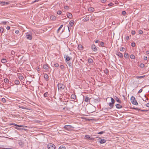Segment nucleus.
Segmentation results:
<instances>
[{"label": "nucleus", "mask_w": 149, "mask_h": 149, "mask_svg": "<svg viewBox=\"0 0 149 149\" xmlns=\"http://www.w3.org/2000/svg\"><path fill=\"white\" fill-rule=\"evenodd\" d=\"M131 100L132 103L133 104L136 105H138V103L137 102L136 100H135V97L133 96H132L131 97Z\"/></svg>", "instance_id": "nucleus-1"}, {"label": "nucleus", "mask_w": 149, "mask_h": 149, "mask_svg": "<svg viewBox=\"0 0 149 149\" xmlns=\"http://www.w3.org/2000/svg\"><path fill=\"white\" fill-rule=\"evenodd\" d=\"M48 149H55L56 146L54 144L50 143L47 145Z\"/></svg>", "instance_id": "nucleus-2"}, {"label": "nucleus", "mask_w": 149, "mask_h": 149, "mask_svg": "<svg viewBox=\"0 0 149 149\" xmlns=\"http://www.w3.org/2000/svg\"><path fill=\"white\" fill-rule=\"evenodd\" d=\"M64 85L62 84H58V90H60L61 91L64 88Z\"/></svg>", "instance_id": "nucleus-3"}, {"label": "nucleus", "mask_w": 149, "mask_h": 149, "mask_svg": "<svg viewBox=\"0 0 149 149\" xmlns=\"http://www.w3.org/2000/svg\"><path fill=\"white\" fill-rule=\"evenodd\" d=\"M109 105L110 107L105 108L104 110L105 111H108L109 109H111L113 108L114 107V104L111 102H110L109 104Z\"/></svg>", "instance_id": "nucleus-4"}, {"label": "nucleus", "mask_w": 149, "mask_h": 149, "mask_svg": "<svg viewBox=\"0 0 149 149\" xmlns=\"http://www.w3.org/2000/svg\"><path fill=\"white\" fill-rule=\"evenodd\" d=\"M64 128L70 131L72 130L73 127L72 126L69 125L64 126Z\"/></svg>", "instance_id": "nucleus-5"}, {"label": "nucleus", "mask_w": 149, "mask_h": 149, "mask_svg": "<svg viewBox=\"0 0 149 149\" xmlns=\"http://www.w3.org/2000/svg\"><path fill=\"white\" fill-rule=\"evenodd\" d=\"M84 138L89 140L93 141L95 140V138L92 137H91L89 135H85L84 136Z\"/></svg>", "instance_id": "nucleus-6"}, {"label": "nucleus", "mask_w": 149, "mask_h": 149, "mask_svg": "<svg viewBox=\"0 0 149 149\" xmlns=\"http://www.w3.org/2000/svg\"><path fill=\"white\" fill-rule=\"evenodd\" d=\"M10 3V2H5L3 1H0V4L1 5V6H4L6 5H8Z\"/></svg>", "instance_id": "nucleus-7"}, {"label": "nucleus", "mask_w": 149, "mask_h": 149, "mask_svg": "<svg viewBox=\"0 0 149 149\" xmlns=\"http://www.w3.org/2000/svg\"><path fill=\"white\" fill-rule=\"evenodd\" d=\"M26 37L27 39L31 40L32 39V35L28 34V33H27Z\"/></svg>", "instance_id": "nucleus-8"}, {"label": "nucleus", "mask_w": 149, "mask_h": 149, "mask_svg": "<svg viewBox=\"0 0 149 149\" xmlns=\"http://www.w3.org/2000/svg\"><path fill=\"white\" fill-rule=\"evenodd\" d=\"M116 54L120 58H123V54L120 52H117L116 53Z\"/></svg>", "instance_id": "nucleus-9"}, {"label": "nucleus", "mask_w": 149, "mask_h": 149, "mask_svg": "<svg viewBox=\"0 0 149 149\" xmlns=\"http://www.w3.org/2000/svg\"><path fill=\"white\" fill-rule=\"evenodd\" d=\"M92 49L95 52H96L97 49L96 48L95 45H92Z\"/></svg>", "instance_id": "nucleus-10"}, {"label": "nucleus", "mask_w": 149, "mask_h": 149, "mask_svg": "<svg viewBox=\"0 0 149 149\" xmlns=\"http://www.w3.org/2000/svg\"><path fill=\"white\" fill-rule=\"evenodd\" d=\"M85 99L84 100V101L88 102H90V100L91 99V98L88 97L87 96V95H85Z\"/></svg>", "instance_id": "nucleus-11"}, {"label": "nucleus", "mask_w": 149, "mask_h": 149, "mask_svg": "<svg viewBox=\"0 0 149 149\" xmlns=\"http://www.w3.org/2000/svg\"><path fill=\"white\" fill-rule=\"evenodd\" d=\"M64 58H65L66 61H69L71 58L68 55L65 56Z\"/></svg>", "instance_id": "nucleus-12"}, {"label": "nucleus", "mask_w": 149, "mask_h": 149, "mask_svg": "<svg viewBox=\"0 0 149 149\" xmlns=\"http://www.w3.org/2000/svg\"><path fill=\"white\" fill-rule=\"evenodd\" d=\"M44 77L46 81H47L49 80V76L47 74H44Z\"/></svg>", "instance_id": "nucleus-13"}, {"label": "nucleus", "mask_w": 149, "mask_h": 149, "mask_svg": "<svg viewBox=\"0 0 149 149\" xmlns=\"http://www.w3.org/2000/svg\"><path fill=\"white\" fill-rule=\"evenodd\" d=\"M43 69L46 70H47L49 68V66L47 64H44L43 66Z\"/></svg>", "instance_id": "nucleus-14"}, {"label": "nucleus", "mask_w": 149, "mask_h": 149, "mask_svg": "<svg viewBox=\"0 0 149 149\" xmlns=\"http://www.w3.org/2000/svg\"><path fill=\"white\" fill-rule=\"evenodd\" d=\"M114 99L116 100L117 102L119 103H121V101L119 100V99L116 96H115Z\"/></svg>", "instance_id": "nucleus-15"}, {"label": "nucleus", "mask_w": 149, "mask_h": 149, "mask_svg": "<svg viewBox=\"0 0 149 149\" xmlns=\"http://www.w3.org/2000/svg\"><path fill=\"white\" fill-rule=\"evenodd\" d=\"M15 128L17 130H27V129L23 128H21L19 127H15Z\"/></svg>", "instance_id": "nucleus-16"}, {"label": "nucleus", "mask_w": 149, "mask_h": 149, "mask_svg": "<svg viewBox=\"0 0 149 149\" xmlns=\"http://www.w3.org/2000/svg\"><path fill=\"white\" fill-rule=\"evenodd\" d=\"M43 96L47 98L49 96V94L48 92H45L43 95Z\"/></svg>", "instance_id": "nucleus-17"}, {"label": "nucleus", "mask_w": 149, "mask_h": 149, "mask_svg": "<svg viewBox=\"0 0 149 149\" xmlns=\"http://www.w3.org/2000/svg\"><path fill=\"white\" fill-rule=\"evenodd\" d=\"M68 17L70 19L72 18V15L71 13H68L67 15Z\"/></svg>", "instance_id": "nucleus-18"}, {"label": "nucleus", "mask_w": 149, "mask_h": 149, "mask_svg": "<svg viewBox=\"0 0 149 149\" xmlns=\"http://www.w3.org/2000/svg\"><path fill=\"white\" fill-rule=\"evenodd\" d=\"M116 107L117 109H120L122 108V106L119 104H116Z\"/></svg>", "instance_id": "nucleus-19"}, {"label": "nucleus", "mask_w": 149, "mask_h": 149, "mask_svg": "<svg viewBox=\"0 0 149 149\" xmlns=\"http://www.w3.org/2000/svg\"><path fill=\"white\" fill-rule=\"evenodd\" d=\"M88 10L91 12H93L94 10V9L93 7H91L88 9Z\"/></svg>", "instance_id": "nucleus-20"}, {"label": "nucleus", "mask_w": 149, "mask_h": 149, "mask_svg": "<svg viewBox=\"0 0 149 149\" xmlns=\"http://www.w3.org/2000/svg\"><path fill=\"white\" fill-rule=\"evenodd\" d=\"M66 63L71 68H72V65L71 63L69 62L68 61H66Z\"/></svg>", "instance_id": "nucleus-21"}, {"label": "nucleus", "mask_w": 149, "mask_h": 149, "mask_svg": "<svg viewBox=\"0 0 149 149\" xmlns=\"http://www.w3.org/2000/svg\"><path fill=\"white\" fill-rule=\"evenodd\" d=\"M50 19L52 20H55L56 19V17L52 15L50 16Z\"/></svg>", "instance_id": "nucleus-22"}, {"label": "nucleus", "mask_w": 149, "mask_h": 149, "mask_svg": "<svg viewBox=\"0 0 149 149\" xmlns=\"http://www.w3.org/2000/svg\"><path fill=\"white\" fill-rule=\"evenodd\" d=\"M88 61L89 63H92L93 62V60L92 58H89L88 59Z\"/></svg>", "instance_id": "nucleus-23"}, {"label": "nucleus", "mask_w": 149, "mask_h": 149, "mask_svg": "<svg viewBox=\"0 0 149 149\" xmlns=\"http://www.w3.org/2000/svg\"><path fill=\"white\" fill-rule=\"evenodd\" d=\"M106 142V141L105 139H101L100 141V143L102 144L105 143Z\"/></svg>", "instance_id": "nucleus-24"}, {"label": "nucleus", "mask_w": 149, "mask_h": 149, "mask_svg": "<svg viewBox=\"0 0 149 149\" xmlns=\"http://www.w3.org/2000/svg\"><path fill=\"white\" fill-rule=\"evenodd\" d=\"M69 24L71 26H72L74 24V21L73 20H72L69 22Z\"/></svg>", "instance_id": "nucleus-25"}, {"label": "nucleus", "mask_w": 149, "mask_h": 149, "mask_svg": "<svg viewBox=\"0 0 149 149\" xmlns=\"http://www.w3.org/2000/svg\"><path fill=\"white\" fill-rule=\"evenodd\" d=\"M83 46L81 45H79L78 46V48L80 50H82Z\"/></svg>", "instance_id": "nucleus-26"}, {"label": "nucleus", "mask_w": 149, "mask_h": 149, "mask_svg": "<svg viewBox=\"0 0 149 149\" xmlns=\"http://www.w3.org/2000/svg\"><path fill=\"white\" fill-rule=\"evenodd\" d=\"M124 56L125 58H126L127 57H129V55L128 54V53L125 52L124 53Z\"/></svg>", "instance_id": "nucleus-27"}, {"label": "nucleus", "mask_w": 149, "mask_h": 149, "mask_svg": "<svg viewBox=\"0 0 149 149\" xmlns=\"http://www.w3.org/2000/svg\"><path fill=\"white\" fill-rule=\"evenodd\" d=\"M15 84L19 85V84L20 82L19 80H16L15 81Z\"/></svg>", "instance_id": "nucleus-28"}, {"label": "nucleus", "mask_w": 149, "mask_h": 149, "mask_svg": "<svg viewBox=\"0 0 149 149\" xmlns=\"http://www.w3.org/2000/svg\"><path fill=\"white\" fill-rule=\"evenodd\" d=\"M7 61L6 60V59L5 58H3L2 59V60H1V62L3 63H5L7 62Z\"/></svg>", "instance_id": "nucleus-29"}, {"label": "nucleus", "mask_w": 149, "mask_h": 149, "mask_svg": "<svg viewBox=\"0 0 149 149\" xmlns=\"http://www.w3.org/2000/svg\"><path fill=\"white\" fill-rule=\"evenodd\" d=\"M58 149H66L65 147L64 146H60L58 148Z\"/></svg>", "instance_id": "nucleus-30"}, {"label": "nucleus", "mask_w": 149, "mask_h": 149, "mask_svg": "<svg viewBox=\"0 0 149 149\" xmlns=\"http://www.w3.org/2000/svg\"><path fill=\"white\" fill-rule=\"evenodd\" d=\"M4 31V29L2 27H0V33H3Z\"/></svg>", "instance_id": "nucleus-31"}, {"label": "nucleus", "mask_w": 149, "mask_h": 149, "mask_svg": "<svg viewBox=\"0 0 149 149\" xmlns=\"http://www.w3.org/2000/svg\"><path fill=\"white\" fill-rule=\"evenodd\" d=\"M134 109H135V110H140L141 111H148V110H140L139 109V108H134Z\"/></svg>", "instance_id": "nucleus-32"}, {"label": "nucleus", "mask_w": 149, "mask_h": 149, "mask_svg": "<svg viewBox=\"0 0 149 149\" xmlns=\"http://www.w3.org/2000/svg\"><path fill=\"white\" fill-rule=\"evenodd\" d=\"M144 77H145V75L139 76H136V78L137 79H140L143 78Z\"/></svg>", "instance_id": "nucleus-33"}, {"label": "nucleus", "mask_w": 149, "mask_h": 149, "mask_svg": "<svg viewBox=\"0 0 149 149\" xmlns=\"http://www.w3.org/2000/svg\"><path fill=\"white\" fill-rule=\"evenodd\" d=\"M4 81L5 83H9V80L7 78H5L4 79Z\"/></svg>", "instance_id": "nucleus-34"}, {"label": "nucleus", "mask_w": 149, "mask_h": 149, "mask_svg": "<svg viewBox=\"0 0 149 149\" xmlns=\"http://www.w3.org/2000/svg\"><path fill=\"white\" fill-rule=\"evenodd\" d=\"M71 98L72 99H74L76 97V96L74 94H72L71 95Z\"/></svg>", "instance_id": "nucleus-35"}, {"label": "nucleus", "mask_w": 149, "mask_h": 149, "mask_svg": "<svg viewBox=\"0 0 149 149\" xmlns=\"http://www.w3.org/2000/svg\"><path fill=\"white\" fill-rule=\"evenodd\" d=\"M63 24L62 25H61L60 26V27L58 28V30H57V33H58L59 32V31L62 28V27H63Z\"/></svg>", "instance_id": "nucleus-36"}, {"label": "nucleus", "mask_w": 149, "mask_h": 149, "mask_svg": "<svg viewBox=\"0 0 149 149\" xmlns=\"http://www.w3.org/2000/svg\"><path fill=\"white\" fill-rule=\"evenodd\" d=\"M19 79L20 80H23L24 78V77L22 75L19 76L18 77Z\"/></svg>", "instance_id": "nucleus-37"}, {"label": "nucleus", "mask_w": 149, "mask_h": 149, "mask_svg": "<svg viewBox=\"0 0 149 149\" xmlns=\"http://www.w3.org/2000/svg\"><path fill=\"white\" fill-rule=\"evenodd\" d=\"M130 58L132 59H134L135 58V56L133 54H131L130 56Z\"/></svg>", "instance_id": "nucleus-38"}, {"label": "nucleus", "mask_w": 149, "mask_h": 149, "mask_svg": "<svg viewBox=\"0 0 149 149\" xmlns=\"http://www.w3.org/2000/svg\"><path fill=\"white\" fill-rule=\"evenodd\" d=\"M111 103H112L113 104H114L115 102L113 98L111 97Z\"/></svg>", "instance_id": "nucleus-39"}, {"label": "nucleus", "mask_w": 149, "mask_h": 149, "mask_svg": "<svg viewBox=\"0 0 149 149\" xmlns=\"http://www.w3.org/2000/svg\"><path fill=\"white\" fill-rule=\"evenodd\" d=\"M139 66L141 68H143L144 67V65L143 63H141L140 65Z\"/></svg>", "instance_id": "nucleus-40"}, {"label": "nucleus", "mask_w": 149, "mask_h": 149, "mask_svg": "<svg viewBox=\"0 0 149 149\" xmlns=\"http://www.w3.org/2000/svg\"><path fill=\"white\" fill-rule=\"evenodd\" d=\"M125 50V49L124 47H121L120 48V51H121V52L124 51Z\"/></svg>", "instance_id": "nucleus-41"}, {"label": "nucleus", "mask_w": 149, "mask_h": 149, "mask_svg": "<svg viewBox=\"0 0 149 149\" xmlns=\"http://www.w3.org/2000/svg\"><path fill=\"white\" fill-rule=\"evenodd\" d=\"M60 68H61V69L62 70H64L63 69L64 68V66L63 65H61L60 66Z\"/></svg>", "instance_id": "nucleus-42"}, {"label": "nucleus", "mask_w": 149, "mask_h": 149, "mask_svg": "<svg viewBox=\"0 0 149 149\" xmlns=\"http://www.w3.org/2000/svg\"><path fill=\"white\" fill-rule=\"evenodd\" d=\"M104 132H105V131H102L100 132H99L97 134H103Z\"/></svg>", "instance_id": "nucleus-43"}, {"label": "nucleus", "mask_w": 149, "mask_h": 149, "mask_svg": "<svg viewBox=\"0 0 149 149\" xmlns=\"http://www.w3.org/2000/svg\"><path fill=\"white\" fill-rule=\"evenodd\" d=\"M19 107L21 108H22L23 109H27L25 107H24V106H19Z\"/></svg>", "instance_id": "nucleus-44"}, {"label": "nucleus", "mask_w": 149, "mask_h": 149, "mask_svg": "<svg viewBox=\"0 0 149 149\" xmlns=\"http://www.w3.org/2000/svg\"><path fill=\"white\" fill-rule=\"evenodd\" d=\"M135 33L136 32L135 31H132L131 32V34L132 35H133L134 34H135Z\"/></svg>", "instance_id": "nucleus-45"}, {"label": "nucleus", "mask_w": 149, "mask_h": 149, "mask_svg": "<svg viewBox=\"0 0 149 149\" xmlns=\"http://www.w3.org/2000/svg\"><path fill=\"white\" fill-rule=\"evenodd\" d=\"M136 44L135 42H132V43L131 46L132 47H134L135 46Z\"/></svg>", "instance_id": "nucleus-46"}, {"label": "nucleus", "mask_w": 149, "mask_h": 149, "mask_svg": "<svg viewBox=\"0 0 149 149\" xmlns=\"http://www.w3.org/2000/svg\"><path fill=\"white\" fill-rule=\"evenodd\" d=\"M62 13V12L61 10H58L57 12V14L58 15H61Z\"/></svg>", "instance_id": "nucleus-47"}, {"label": "nucleus", "mask_w": 149, "mask_h": 149, "mask_svg": "<svg viewBox=\"0 0 149 149\" xmlns=\"http://www.w3.org/2000/svg\"><path fill=\"white\" fill-rule=\"evenodd\" d=\"M104 43L103 42H102L100 43V45L102 47H104Z\"/></svg>", "instance_id": "nucleus-48"}, {"label": "nucleus", "mask_w": 149, "mask_h": 149, "mask_svg": "<svg viewBox=\"0 0 149 149\" xmlns=\"http://www.w3.org/2000/svg\"><path fill=\"white\" fill-rule=\"evenodd\" d=\"M54 65L56 67H58L59 66V65L58 63H56L54 64Z\"/></svg>", "instance_id": "nucleus-49"}, {"label": "nucleus", "mask_w": 149, "mask_h": 149, "mask_svg": "<svg viewBox=\"0 0 149 149\" xmlns=\"http://www.w3.org/2000/svg\"><path fill=\"white\" fill-rule=\"evenodd\" d=\"M122 13L123 15H125L126 14V12L125 11H123L122 12Z\"/></svg>", "instance_id": "nucleus-50"}, {"label": "nucleus", "mask_w": 149, "mask_h": 149, "mask_svg": "<svg viewBox=\"0 0 149 149\" xmlns=\"http://www.w3.org/2000/svg\"><path fill=\"white\" fill-rule=\"evenodd\" d=\"M109 71L108 69H106L104 70V73L106 74H107L108 73Z\"/></svg>", "instance_id": "nucleus-51"}, {"label": "nucleus", "mask_w": 149, "mask_h": 149, "mask_svg": "<svg viewBox=\"0 0 149 149\" xmlns=\"http://www.w3.org/2000/svg\"><path fill=\"white\" fill-rule=\"evenodd\" d=\"M64 8H65V9L66 10H68V9H69V7L68 6H65Z\"/></svg>", "instance_id": "nucleus-52"}, {"label": "nucleus", "mask_w": 149, "mask_h": 149, "mask_svg": "<svg viewBox=\"0 0 149 149\" xmlns=\"http://www.w3.org/2000/svg\"><path fill=\"white\" fill-rule=\"evenodd\" d=\"M139 34H141L143 33V31H142L141 30H140L139 31Z\"/></svg>", "instance_id": "nucleus-53"}, {"label": "nucleus", "mask_w": 149, "mask_h": 149, "mask_svg": "<svg viewBox=\"0 0 149 149\" xmlns=\"http://www.w3.org/2000/svg\"><path fill=\"white\" fill-rule=\"evenodd\" d=\"M89 19V17H88L87 18L86 17L85 19H84V22L87 21Z\"/></svg>", "instance_id": "nucleus-54"}, {"label": "nucleus", "mask_w": 149, "mask_h": 149, "mask_svg": "<svg viewBox=\"0 0 149 149\" xmlns=\"http://www.w3.org/2000/svg\"><path fill=\"white\" fill-rule=\"evenodd\" d=\"M13 125H14L16 127H20V125H18L16 124H15V123H14V124H13Z\"/></svg>", "instance_id": "nucleus-55"}, {"label": "nucleus", "mask_w": 149, "mask_h": 149, "mask_svg": "<svg viewBox=\"0 0 149 149\" xmlns=\"http://www.w3.org/2000/svg\"><path fill=\"white\" fill-rule=\"evenodd\" d=\"M113 4L112 3H111L108 4V6H112Z\"/></svg>", "instance_id": "nucleus-56"}, {"label": "nucleus", "mask_w": 149, "mask_h": 149, "mask_svg": "<svg viewBox=\"0 0 149 149\" xmlns=\"http://www.w3.org/2000/svg\"><path fill=\"white\" fill-rule=\"evenodd\" d=\"M148 59V58L147 56H144L143 57V59L145 61L146 60Z\"/></svg>", "instance_id": "nucleus-57"}, {"label": "nucleus", "mask_w": 149, "mask_h": 149, "mask_svg": "<svg viewBox=\"0 0 149 149\" xmlns=\"http://www.w3.org/2000/svg\"><path fill=\"white\" fill-rule=\"evenodd\" d=\"M125 39H126L127 40H128L129 39V36H127L125 37Z\"/></svg>", "instance_id": "nucleus-58"}, {"label": "nucleus", "mask_w": 149, "mask_h": 149, "mask_svg": "<svg viewBox=\"0 0 149 149\" xmlns=\"http://www.w3.org/2000/svg\"><path fill=\"white\" fill-rule=\"evenodd\" d=\"M84 121H90V119H87V118H85L84 117Z\"/></svg>", "instance_id": "nucleus-59"}, {"label": "nucleus", "mask_w": 149, "mask_h": 149, "mask_svg": "<svg viewBox=\"0 0 149 149\" xmlns=\"http://www.w3.org/2000/svg\"><path fill=\"white\" fill-rule=\"evenodd\" d=\"M107 0H101V1L102 3H104L106 2Z\"/></svg>", "instance_id": "nucleus-60"}, {"label": "nucleus", "mask_w": 149, "mask_h": 149, "mask_svg": "<svg viewBox=\"0 0 149 149\" xmlns=\"http://www.w3.org/2000/svg\"><path fill=\"white\" fill-rule=\"evenodd\" d=\"M7 22L3 21V22H2L1 23L3 24H6L7 23Z\"/></svg>", "instance_id": "nucleus-61"}, {"label": "nucleus", "mask_w": 149, "mask_h": 149, "mask_svg": "<svg viewBox=\"0 0 149 149\" xmlns=\"http://www.w3.org/2000/svg\"><path fill=\"white\" fill-rule=\"evenodd\" d=\"M19 33V31L18 30H16L15 31V33L17 34H18Z\"/></svg>", "instance_id": "nucleus-62"}, {"label": "nucleus", "mask_w": 149, "mask_h": 149, "mask_svg": "<svg viewBox=\"0 0 149 149\" xmlns=\"http://www.w3.org/2000/svg\"><path fill=\"white\" fill-rule=\"evenodd\" d=\"M143 91V90L142 89H140L138 91V93H141Z\"/></svg>", "instance_id": "nucleus-63"}, {"label": "nucleus", "mask_w": 149, "mask_h": 149, "mask_svg": "<svg viewBox=\"0 0 149 149\" xmlns=\"http://www.w3.org/2000/svg\"><path fill=\"white\" fill-rule=\"evenodd\" d=\"M146 106L147 107H149V103H147V104H146Z\"/></svg>", "instance_id": "nucleus-64"}]
</instances>
